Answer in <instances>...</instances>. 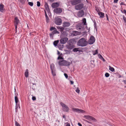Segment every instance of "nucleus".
<instances>
[{
  "mask_svg": "<svg viewBox=\"0 0 126 126\" xmlns=\"http://www.w3.org/2000/svg\"><path fill=\"white\" fill-rule=\"evenodd\" d=\"M57 59L58 60L62 59H63V58L61 55H59Z\"/></svg>",
  "mask_w": 126,
  "mask_h": 126,
  "instance_id": "nucleus-38",
  "label": "nucleus"
},
{
  "mask_svg": "<svg viewBox=\"0 0 126 126\" xmlns=\"http://www.w3.org/2000/svg\"><path fill=\"white\" fill-rule=\"evenodd\" d=\"M68 40V39L67 37L62 38L60 40V43L62 44H64L66 43Z\"/></svg>",
  "mask_w": 126,
  "mask_h": 126,
  "instance_id": "nucleus-11",
  "label": "nucleus"
},
{
  "mask_svg": "<svg viewBox=\"0 0 126 126\" xmlns=\"http://www.w3.org/2000/svg\"><path fill=\"white\" fill-rule=\"evenodd\" d=\"M45 8H48L49 7L48 4L47 3H45Z\"/></svg>",
  "mask_w": 126,
  "mask_h": 126,
  "instance_id": "nucleus-46",
  "label": "nucleus"
},
{
  "mask_svg": "<svg viewBox=\"0 0 126 126\" xmlns=\"http://www.w3.org/2000/svg\"><path fill=\"white\" fill-rule=\"evenodd\" d=\"M66 126H70V125L69 123H67L66 124Z\"/></svg>",
  "mask_w": 126,
  "mask_h": 126,
  "instance_id": "nucleus-58",
  "label": "nucleus"
},
{
  "mask_svg": "<svg viewBox=\"0 0 126 126\" xmlns=\"http://www.w3.org/2000/svg\"><path fill=\"white\" fill-rule=\"evenodd\" d=\"M32 99L33 101H34L36 100V97L34 96H33L32 97Z\"/></svg>",
  "mask_w": 126,
  "mask_h": 126,
  "instance_id": "nucleus-48",
  "label": "nucleus"
},
{
  "mask_svg": "<svg viewBox=\"0 0 126 126\" xmlns=\"http://www.w3.org/2000/svg\"><path fill=\"white\" fill-rule=\"evenodd\" d=\"M98 49H96L95 50L92 51V52L93 54L95 55L98 53Z\"/></svg>",
  "mask_w": 126,
  "mask_h": 126,
  "instance_id": "nucleus-24",
  "label": "nucleus"
},
{
  "mask_svg": "<svg viewBox=\"0 0 126 126\" xmlns=\"http://www.w3.org/2000/svg\"><path fill=\"white\" fill-rule=\"evenodd\" d=\"M14 19V24L15 26L16 32H17V25L19 23V20L17 17H15Z\"/></svg>",
  "mask_w": 126,
  "mask_h": 126,
  "instance_id": "nucleus-7",
  "label": "nucleus"
},
{
  "mask_svg": "<svg viewBox=\"0 0 126 126\" xmlns=\"http://www.w3.org/2000/svg\"><path fill=\"white\" fill-rule=\"evenodd\" d=\"M59 65L60 66H69L70 65V62L63 60L60 61L58 62Z\"/></svg>",
  "mask_w": 126,
  "mask_h": 126,
  "instance_id": "nucleus-3",
  "label": "nucleus"
},
{
  "mask_svg": "<svg viewBox=\"0 0 126 126\" xmlns=\"http://www.w3.org/2000/svg\"><path fill=\"white\" fill-rule=\"evenodd\" d=\"M83 6L84 4L83 3L79 4L75 6V9L77 10H80L83 8Z\"/></svg>",
  "mask_w": 126,
  "mask_h": 126,
  "instance_id": "nucleus-13",
  "label": "nucleus"
},
{
  "mask_svg": "<svg viewBox=\"0 0 126 126\" xmlns=\"http://www.w3.org/2000/svg\"><path fill=\"white\" fill-rule=\"evenodd\" d=\"M76 42V41L74 39H71L68 41V44L66 46V47L68 49H72L75 47V44Z\"/></svg>",
  "mask_w": 126,
  "mask_h": 126,
  "instance_id": "nucleus-1",
  "label": "nucleus"
},
{
  "mask_svg": "<svg viewBox=\"0 0 126 126\" xmlns=\"http://www.w3.org/2000/svg\"><path fill=\"white\" fill-rule=\"evenodd\" d=\"M52 33L53 34H55L59 33V32L57 30H54L52 32Z\"/></svg>",
  "mask_w": 126,
  "mask_h": 126,
  "instance_id": "nucleus-28",
  "label": "nucleus"
},
{
  "mask_svg": "<svg viewBox=\"0 0 126 126\" xmlns=\"http://www.w3.org/2000/svg\"><path fill=\"white\" fill-rule=\"evenodd\" d=\"M120 5H126V4H125L124 2H121L120 3Z\"/></svg>",
  "mask_w": 126,
  "mask_h": 126,
  "instance_id": "nucleus-50",
  "label": "nucleus"
},
{
  "mask_svg": "<svg viewBox=\"0 0 126 126\" xmlns=\"http://www.w3.org/2000/svg\"><path fill=\"white\" fill-rule=\"evenodd\" d=\"M122 77V76L121 75H120L119 76V77H118V78H121Z\"/></svg>",
  "mask_w": 126,
  "mask_h": 126,
  "instance_id": "nucleus-63",
  "label": "nucleus"
},
{
  "mask_svg": "<svg viewBox=\"0 0 126 126\" xmlns=\"http://www.w3.org/2000/svg\"><path fill=\"white\" fill-rule=\"evenodd\" d=\"M98 56L99 58L101 59H102L103 58L102 55L100 54H98Z\"/></svg>",
  "mask_w": 126,
  "mask_h": 126,
  "instance_id": "nucleus-40",
  "label": "nucleus"
},
{
  "mask_svg": "<svg viewBox=\"0 0 126 126\" xmlns=\"http://www.w3.org/2000/svg\"><path fill=\"white\" fill-rule=\"evenodd\" d=\"M57 52H58L57 53H58V55H59L60 54V52L59 51H58V50L57 51Z\"/></svg>",
  "mask_w": 126,
  "mask_h": 126,
  "instance_id": "nucleus-60",
  "label": "nucleus"
},
{
  "mask_svg": "<svg viewBox=\"0 0 126 126\" xmlns=\"http://www.w3.org/2000/svg\"><path fill=\"white\" fill-rule=\"evenodd\" d=\"M101 60H103L104 62H105V60L103 58H103H102V59H101Z\"/></svg>",
  "mask_w": 126,
  "mask_h": 126,
  "instance_id": "nucleus-61",
  "label": "nucleus"
},
{
  "mask_svg": "<svg viewBox=\"0 0 126 126\" xmlns=\"http://www.w3.org/2000/svg\"><path fill=\"white\" fill-rule=\"evenodd\" d=\"M28 4L31 6H32L33 5V3L32 2H28Z\"/></svg>",
  "mask_w": 126,
  "mask_h": 126,
  "instance_id": "nucleus-35",
  "label": "nucleus"
},
{
  "mask_svg": "<svg viewBox=\"0 0 126 126\" xmlns=\"http://www.w3.org/2000/svg\"><path fill=\"white\" fill-rule=\"evenodd\" d=\"M19 104H16V112L17 111V108L18 107V105Z\"/></svg>",
  "mask_w": 126,
  "mask_h": 126,
  "instance_id": "nucleus-41",
  "label": "nucleus"
},
{
  "mask_svg": "<svg viewBox=\"0 0 126 126\" xmlns=\"http://www.w3.org/2000/svg\"><path fill=\"white\" fill-rule=\"evenodd\" d=\"M54 12L56 14L61 13L62 12V9L60 8H57L54 10Z\"/></svg>",
  "mask_w": 126,
  "mask_h": 126,
  "instance_id": "nucleus-14",
  "label": "nucleus"
},
{
  "mask_svg": "<svg viewBox=\"0 0 126 126\" xmlns=\"http://www.w3.org/2000/svg\"><path fill=\"white\" fill-rule=\"evenodd\" d=\"M80 0H76L75 1H71V3L72 5H75L78 3H80Z\"/></svg>",
  "mask_w": 126,
  "mask_h": 126,
  "instance_id": "nucleus-18",
  "label": "nucleus"
},
{
  "mask_svg": "<svg viewBox=\"0 0 126 126\" xmlns=\"http://www.w3.org/2000/svg\"><path fill=\"white\" fill-rule=\"evenodd\" d=\"M58 47L59 48H62L63 47V45H61L59 44H58Z\"/></svg>",
  "mask_w": 126,
  "mask_h": 126,
  "instance_id": "nucleus-43",
  "label": "nucleus"
},
{
  "mask_svg": "<svg viewBox=\"0 0 126 126\" xmlns=\"http://www.w3.org/2000/svg\"><path fill=\"white\" fill-rule=\"evenodd\" d=\"M53 35L54 34H53L52 33H50V34H49L50 37H51L53 38Z\"/></svg>",
  "mask_w": 126,
  "mask_h": 126,
  "instance_id": "nucleus-49",
  "label": "nucleus"
},
{
  "mask_svg": "<svg viewBox=\"0 0 126 126\" xmlns=\"http://www.w3.org/2000/svg\"><path fill=\"white\" fill-rule=\"evenodd\" d=\"M96 11H97V12H98V13L99 15L100 16V18H102L104 17V13L99 11L98 10V11L96 10Z\"/></svg>",
  "mask_w": 126,
  "mask_h": 126,
  "instance_id": "nucleus-16",
  "label": "nucleus"
},
{
  "mask_svg": "<svg viewBox=\"0 0 126 126\" xmlns=\"http://www.w3.org/2000/svg\"><path fill=\"white\" fill-rule=\"evenodd\" d=\"M118 0H114V2L115 3H117V1H118Z\"/></svg>",
  "mask_w": 126,
  "mask_h": 126,
  "instance_id": "nucleus-53",
  "label": "nucleus"
},
{
  "mask_svg": "<svg viewBox=\"0 0 126 126\" xmlns=\"http://www.w3.org/2000/svg\"><path fill=\"white\" fill-rule=\"evenodd\" d=\"M28 69H27L26 70V71L25 72V76L26 78H27L28 76Z\"/></svg>",
  "mask_w": 126,
  "mask_h": 126,
  "instance_id": "nucleus-23",
  "label": "nucleus"
},
{
  "mask_svg": "<svg viewBox=\"0 0 126 126\" xmlns=\"http://www.w3.org/2000/svg\"><path fill=\"white\" fill-rule=\"evenodd\" d=\"M64 75L65 78L66 79H67L68 77V75L66 73H64Z\"/></svg>",
  "mask_w": 126,
  "mask_h": 126,
  "instance_id": "nucleus-47",
  "label": "nucleus"
},
{
  "mask_svg": "<svg viewBox=\"0 0 126 126\" xmlns=\"http://www.w3.org/2000/svg\"><path fill=\"white\" fill-rule=\"evenodd\" d=\"M60 104L62 106V110L64 112H68L69 108L66 105L62 102H60Z\"/></svg>",
  "mask_w": 126,
  "mask_h": 126,
  "instance_id": "nucleus-4",
  "label": "nucleus"
},
{
  "mask_svg": "<svg viewBox=\"0 0 126 126\" xmlns=\"http://www.w3.org/2000/svg\"><path fill=\"white\" fill-rule=\"evenodd\" d=\"M62 20L60 18H57L55 19V23L58 25H60L62 23Z\"/></svg>",
  "mask_w": 126,
  "mask_h": 126,
  "instance_id": "nucleus-12",
  "label": "nucleus"
},
{
  "mask_svg": "<svg viewBox=\"0 0 126 126\" xmlns=\"http://www.w3.org/2000/svg\"><path fill=\"white\" fill-rule=\"evenodd\" d=\"M106 17H107V20L108 21H109L108 17V15L107 14H106Z\"/></svg>",
  "mask_w": 126,
  "mask_h": 126,
  "instance_id": "nucleus-52",
  "label": "nucleus"
},
{
  "mask_svg": "<svg viewBox=\"0 0 126 126\" xmlns=\"http://www.w3.org/2000/svg\"><path fill=\"white\" fill-rule=\"evenodd\" d=\"M15 126H21L16 121H15Z\"/></svg>",
  "mask_w": 126,
  "mask_h": 126,
  "instance_id": "nucleus-33",
  "label": "nucleus"
},
{
  "mask_svg": "<svg viewBox=\"0 0 126 126\" xmlns=\"http://www.w3.org/2000/svg\"><path fill=\"white\" fill-rule=\"evenodd\" d=\"M59 6V3L57 2L54 3L51 5V7L53 8H55L58 7Z\"/></svg>",
  "mask_w": 126,
  "mask_h": 126,
  "instance_id": "nucleus-17",
  "label": "nucleus"
},
{
  "mask_svg": "<svg viewBox=\"0 0 126 126\" xmlns=\"http://www.w3.org/2000/svg\"><path fill=\"white\" fill-rule=\"evenodd\" d=\"M88 44L87 42L84 38H82L79 40L78 42L77 45L79 46L82 47L86 46Z\"/></svg>",
  "mask_w": 126,
  "mask_h": 126,
  "instance_id": "nucleus-2",
  "label": "nucleus"
},
{
  "mask_svg": "<svg viewBox=\"0 0 126 126\" xmlns=\"http://www.w3.org/2000/svg\"><path fill=\"white\" fill-rule=\"evenodd\" d=\"M15 98L16 104H18V100L17 97L16 96H15Z\"/></svg>",
  "mask_w": 126,
  "mask_h": 126,
  "instance_id": "nucleus-29",
  "label": "nucleus"
},
{
  "mask_svg": "<svg viewBox=\"0 0 126 126\" xmlns=\"http://www.w3.org/2000/svg\"><path fill=\"white\" fill-rule=\"evenodd\" d=\"M44 12H45V16H46V15H47V14L45 10H44Z\"/></svg>",
  "mask_w": 126,
  "mask_h": 126,
  "instance_id": "nucleus-59",
  "label": "nucleus"
},
{
  "mask_svg": "<svg viewBox=\"0 0 126 126\" xmlns=\"http://www.w3.org/2000/svg\"><path fill=\"white\" fill-rule=\"evenodd\" d=\"M94 28L96 29V30L97 31V27L96 26V23L95 21H94Z\"/></svg>",
  "mask_w": 126,
  "mask_h": 126,
  "instance_id": "nucleus-32",
  "label": "nucleus"
},
{
  "mask_svg": "<svg viewBox=\"0 0 126 126\" xmlns=\"http://www.w3.org/2000/svg\"><path fill=\"white\" fill-rule=\"evenodd\" d=\"M123 19L124 22L126 23V18L124 15L123 16Z\"/></svg>",
  "mask_w": 126,
  "mask_h": 126,
  "instance_id": "nucleus-42",
  "label": "nucleus"
},
{
  "mask_svg": "<svg viewBox=\"0 0 126 126\" xmlns=\"http://www.w3.org/2000/svg\"><path fill=\"white\" fill-rule=\"evenodd\" d=\"M123 82L124 83L126 84V80H123Z\"/></svg>",
  "mask_w": 126,
  "mask_h": 126,
  "instance_id": "nucleus-57",
  "label": "nucleus"
},
{
  "mask_svg": "<svg viewBox=\"0 0 126 126\" xmlns=\"http://www.w3.org/2000/svg\"><path fill=\"white\" fill-rule=\"evenodd\" d=\"M63 26L64 27H68L70 25V23L67 22H65L63 23Z\"/></svg>",
  "mask_w": 126,
  "mask_h": 126,
  "instance_id": "nucleus-19",
  "label": "nucleus"
},
{
  "mask_svg": "<svg viewBox=\"0 0 126 126\" xmlns=\"http://www.w3.org/2000/svg\"><path fill=\"white\" fill-rule=\"evenodd\" d=\"M25 0H20V1L22 4H24L25 2Z\"/></svg>",
  "mask_w": 126,
  "mask_h": 126,
  "instance_id": "nucleus-45",
  "label": "nucleus"
},
{
  "mask_svg": "<svg viewBox=\"0 0 126 126\" xmlns=\"http://www.w3.org/2000/svg\"><path fill=\"white\" fill-rule=\"evenodd\" d=\"M105 76L106 77H108L110 76V74L108 73H106L105 74Z\"/></svg>",
  "mask_w": 126,
  "mask_h": 126,
  "instance_id": "nucleus-39",
  "label": "nucleus"
},
{
  "mask_svg": "<svg viewBox=\"0 0 126 126\" xmlns=\"http://www.w3.org/2000/svg\"><path fill=\"white\" fill-rule=\"evenodd\" d=\"M56 30V29L54 27H51L50 29V31H52L53 30Z\"/></svg>",
  "mask_w": 126,
  "mask_h": 126,
  "instance_id": "nucleus-37",
  "label": "nucleus"
},
{
  "mask_svg": "<svg viewBox=\"0 0 126 126\" xmlns=\"http://www.w3.org/2000/svg\"><path fill=\"white\" fill-rule=\"evenodd\" d=\"M84 120V121H86L88 123H90V124H91V122H89L88 121H87V120Z\"/></svg>",
  "mask_w": 126,
  "mask_h": 126,
  "instance_id": "nucleus-56",
  "label": "nucleus"
},
{
  "mask_svg": "<svg viewBox=\"0 0 126 126\" xmlns=\"http://www.w3.org/2000/svg\"><path fill=\"white\" fill-rule=\"evenodd\" d=\"M83 26L81 24H78L76 26V29L78 31H81L83 29Z\"/></svg>",
  "mask_w": 126,
  "mask_h": 126,
  "instance_id": "nucleus-8",
  "label": "nucleus"
},
{
  "mask_svg": "<svg viewBox=\"0 0 126 126\" xmlns=\"http://www.w3.org/2000/svg\"><path fill=\"white\" fill-rule=\"evenodd\" d=\"M83 117L87 119L92 120L95 122L96 121L95 118L89 115H84V116Z\"/></svg>",
  "mask_w": 126,
  "mask_h": 126,
  "instance_id": "nucleus-10",
  "label": "nucleus"
},
{
  "mask_svg": "<svg viewBox=\"0 0 126 126\" xmlns=\"http://www.w3.org/2000/svg\"><path fill=\"white\" fill-rule=\"evenodd\" d=\"M63 117L65 119L66 118H65V116L64 115H63Z\"/></svg>",
  "mask_w": 126,
  "mask_h": 126,
  "instance_id": "nucleus-62",
  "label": "nucleus"
},
{
  "mask_svg": "<svg viewBox=\"0 0 126 126\" xmlns=\"http://www.w3.org/2000/svg\"><path fill=\"white\" fill-rule=\"evenodd\" d=\"M37 6L38 7H39L40 5V2L39 1H37Z\"/></svg>",
  "mask_w": 126,
  "mask_h": 126,
  "instance_id": "nucleus-44",
  "label": "nucleus"
},
{
  "mask_svg": "<svg viewBox=\"0 0 126 126\" xmlns=\"http://www.w3.org/2000/svg\"><path fill=\"white\" fill-rule=\"evenodd\" d=\"M15 94L16 96H17V95H18V94L17 93H15Z\"/></svg>",
  "mask_w": 126,
  "mask_h": 126,
  "instance_id": "nucleus-64",
  "label": "nucleus"
},
{
  "mask_svg": "<svg viewBox=\"0 0 126 126\" xmlns=\"http://www.w3.org/2000/svg\"><path fill=\"white\" fill-rule=\"evenodd\" d=\"M70 83L71 84H73L74 83V82L73 81L71 80L70 81Z\"/></svg>",
  "mask_w": 126,
  "mask_h": 126,
  "instance_id": "nucleus-55",
  "label": "nucleus"
},
{
  "mask_svg": "<svg viewBox=\"0 0 126 126\" xmlns=\"http://www.w3.org/2000/svg\"><path fill=\"white\" fill-rule=\"evenodd\" d=\"M82 23H83L84 25H86L87 24L86 22V19L85 18H83L82 19Z\"/></svg>",
  "mask_w": 126,
  "mask_h": 126,
  "instance_id": "nucleus-26",
  "label": "nucleus"
},
{
  "mask_svg": "<svg viewBox=\"0 0 126 126\" xmlns=\"http://www.w3.org/2000/svg\"><path fill=\"white\" fill-rule=\"evenodd\" d=\"M79 48H73V51L75 52H77L78 51H79Z\"/></svg>",
  "mask_w": 126,
  "mask_h": 126,
  "instance_id": "nucleus-30",
  "label": "nucleus"
},
{
  "mask_svg": "<svg viewBox=\"0 0 126 126\" xmlns=\"http://www.w3.org/2000/svg\"><path fill=\"white\" fill-rule=\"evenodd\" d=\"M57 28L58 30L59 31H60L62 32L63 31V30L64 29L63 27L61 26L57 27Z\"/></svg>",
  "mask_w": 126,
  "mask_h": 126,
  "instance_id": "nucleus-21",
  "label": "nucleus"
},
{
  "mask_svg": "<svg viewBox=\"0 0 126 126\" xmlns=\"http://www.w3.org/2000/svg\"><path fill=\"white\" fill-rule=\"evenodd\" d=\"M72 110L74 112L79 113H84L85 112V111L78 108H73Z\"/></svg>",
  "mask_w": 126,
  "mask_h": 126,
  "instance_id": "nucleus-6",
  "label": "nucleus"
},
{
  "mask_svg": "<svg viewBox=\"0 0 126 126\" xmlns=\"http://www.w3.org/2000/svg\"><path fill=\"white\" fill-rule=\"evenodd\" d=\"M78 125L79 126H82V125L79 123H78Z\"/></svg>",
  "mask_w": 126,
  "mask_h": 126,
  "instance_id": "nucleus-54",
  "label": "nucleus"
},
{
  "mask_svg": "<svg viewBox=\"0 0 126 126\" xmlns=\"http://www.w3.org/2000/svg\"><path fill=\"white\" fill-rule=\"evenodd\" d=\"M84 14V13L83 10H81L79 11L77 14V16L79 17L83 16Z\"/></svg>",
  "mask_w": 126,
  "mask_h": 126,
  "instance_id": "nucleus-15",
  "label": "nucleus"
},
{
  "mask_svg": "<svg viewBox=\"0 0 126 126\" xmlns=\"http://www.w3.org/2000/svg\"><path fill=\"white\" fill-rule=\"evenodd\" d=\"M121 12L122 13H124L125 14H126V10H124V11L123 12L122 11V10H121Z\"/></svg>",
  "mask_w": 126,
  "mask_h": 126,
  "instance_id": "nucleus-51",
  "label": "nucleus"
},
{
  "mask_svg": "<svg viewBox=\"0 0 126 126\" xmlns=\"http://www.w3.org/2000/svg\"><path fill=\"white\" fill-rule=\"evenodd\" d=\"M79 32L77 31H73L72 33V35L73 36H76L78 35Z\"/></svg>",
  "mask_w": 126,
  "mask_h": 126,
  "instance_id": "nucleus-22",
  "label": "nucleus"
},
{
  "mask_svg": "<svg viewBox=\"0 0 126 126\" xmlns=\"http://www.w3.org/2000/svg\"><path fill=\"white\" fill-rule=\"evenodd\" d=\"M46 22L47 23H48L49 22V19L48 16H47V15H46Z\"/></svg>",
  "mask_w": 126,
  "mask_h": 126,
  "instance_id": "nucleus-31",
  "label": "nucleus"
},
{
  "mask_svg": "<svg viewBox=\"0 0 126 126\" xmlns=\"http://www.w3.org/2000/svg\"><path fill=\"white\" fill-rule=\"evenodd\" d=\"M45 9L46 10H47V11L48 13L49 14V13H50L49 9V7L48 8H45Z\"/></svg>",
  "mask_w": 126,
  "mask_h": 126,
  "instance_id": "nucleus-34",
  "label": "nucleus"
},
{
  "mask_svg": "<svg viewBox=\"0 0 126 126\" xmlns=\"http://www.w3.org/2000/svg\"><path fill=\"white\" fill-rule=\"evenodd\" d=\"M50 68L51 71V72L52 75L54 76H55L56 75L55 72L56 70L55 65L53 63H52L50 64Z\"/></svg>",
  "mask_w": 126,
  "mask_h": 126,
  "instance_id": "nucleus-5",
  "label": "nucleus"
},
{
  "mask_svg": "<svg viewBox=\"0 0 126 126\" xmlns=\"http://www.w3.org/2000/svg\"><path fill=\"white\" fill-rule=\"evenodd\" d=\"M4 5L2 4H1L0 5V11L1 12H3V11L4 10L3 9Z\"/></svg>",
  "mask_w": 126,
  "mask_h": 126,
  "instance_id": "nucleus-20",
  "label": "nucleus"
},
{
  "mask_svg": "<svg viewBox=\"0 0 126 126\" xmlns=\"http://www.w3.org/2000/svg\"><path fill=\"white\" fill-rule=\"evenodd\" d=\"M109 70L112 72H114L115 71L114 69L110 66H109Z\"/></svg>",
  "mask_w": 126,
  "mask_h": 126,
  "instance_id": "nucleus-27",
  "label": "nucleus"
},
{
  "mask_svg": "<svg viewBox=\"0 0 126 126\" xmlns=\"http://www.w3.org/2000/svg\"><path fill=\"white\" fill-rule=\"evenodd\" d=\"M59 42V40L55 41L53 42L54 45L55 46H57Z\"/></svg>",
  "mask_w": 126,
  "mask_h": 126,
  "instance_id": "nucleus-25",
  "label": "nucleus"
},
{
  "mask_svg": "<svg viewBox=\"0 0 126 126\" xmlns=\"http://www.w3.org/2000/svg\"><path fill=\"white\" fill-rule=\"evenodd\" d=\"M80 90L79 89V88L78 87L77 88V89L76 90V92L78 93H79L80 92Z\"/></svg>",
  "mask_w": 126,
  "mask_h": 126,
  "instance_id": "nucleus-36",
  "label": "nucleus"
},
{
  "mask_svg": "<svg viewBox=\"0 0 126 126\" xmlns=\"http://www.w3.org/2000/svg\"><path fill=\"white\" fill-rule=\"evenodd\" d=\"M95 38L93 36H91L88 41L89 44L90 45L93 44L95 42Z\"/></svg>",
  "mask_w": 126,
  "mask_h": 126,
  "instance_id": "nucleus-9",
  "label": "nucleus"
}]
</instances>
